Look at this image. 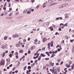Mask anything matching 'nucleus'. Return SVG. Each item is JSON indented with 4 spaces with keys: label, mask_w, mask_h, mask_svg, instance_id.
<instances>
[{
    "label": "nucleus",
    "mask_w": 74,
    "mask_h": 74,
    "mask_svg": "<svg viewBox=\"0 0 74 74\" xmlns=\"http://www.w3.org/2000/svg\"><path fill=\"white\" fill-rule=\"evenodd\" d=\"M35 64V63H33L31 65V67H33V66H34Z\"/></svg>",
    "instance_id": "5701e85b"
},
{
    "label": "nucleus",
    "mask_w": 74,
    "mask_h": 74,
    "mask_svg": "<svg viewBox=\"0 0 74 74\" xmlns=\"http://www.w3.org/2000/svg\"><path fill=\"white\" fill-rule=\"evenodd\" d=\"M59 31H62V29H61V28H59Z\"/></svg>",
    "instance_id": "c03bdc74"
},
{
    "label": "nucleus",
    "mask_w": 74,
    "mask_h": 74,
    "mask_svg": "<svg viewBox=\"0 0 74 74\" xmlns=\"http://www.w3.org/2000/svg\"><path fill=\"white\" fill-rule=\"evenodd\" d=\"M41 56H39V58L38 59V61H40V60H41Z\"/></svg>",
    "instance_id": "f8f14e48"
},
{
    "label": "nucleus",
    "mask_w": 74,
    "mask_h": 74,
    "mask_svg": "<svg viewBox=\"0 0 74 74\" xmlns=\"http://www.w3.org/2000/svg\"><path fill=\"white\" fill-rule=\"evenodd\" d=\"M1 47L2 48H3V49H4V48H5V46H4V45H1Z\"/></svg>",
    "instance_id": "ddd939ff"
},
{
    "label": "nucleus",
    "mask_w": 74,
    "mask_h": 74,
    "mask_svg": "<svg viewBox=\"0 0 74 74\" xmlns=\"http://www.w3.org/2000/svg\"><path fill=\"white\" fill-rule=\"evenodd\" d=\"M51 47H53V41H52L51 42Z\"/></svg>",
    "instance_id": "39448f33"
},
{
    "label": "nucleus",
    "mask_w": 74,
    "mask_h": 74,
    "mask_svg": "<svg viewBox=\"0 0 74 74\" xmlns=\"http://www.w3.org/2000/svg\"><path fill=\"white\" fill-rule=\"evenodd\" d=\"M54 74H58V73L57 72V71H55L54 72Z\"/></svg>",
    "instance_id": "72a5a7b5"
},
{
    "label": "nucleus",
    "mask_w": 74,
    "mask_h": 74,
    "mask_svg": "<svg viewBox=\"0 0 74 74\" xmlns=\"http://www.w3.org/2000/svg\"><path fill=\"white\" fill-rule=\"evenodd\" d=\"M16 59H18V55H16Z\"/></svg>",
    "instance_id": "de8ad7c7"
},
{
    "label": "nucleus",
    "mask_w": 74,
    "mask_h": 74,
    "mask_svg": "<svg viewBox=\"0 0 74 74\" xmlns=\"http://www.w3.org/2000/svg\"><path fill=\"white\" fill-rule=\"evenodd\" d=\"M26 67H27V66H25L24 68V70H26Z\"/></svg>",
    "instance_id": "473e14b6"
},
{
    "label": "nucleus",
    "mask_w": 74,
    "mask_h": 74,
    "mask_svg": "<svg viewBox=\"0 0 74 74\" xmlns=\"http://www.w3.org/2000/svg\"><path fill=\"white\" fill-rule=\"evenodd\" d=\"M37 41H38V40H37V39H36L34 40V42H37Z\"/></svg>",
    "instance_id": "e433bc0d"
},
{
    "label": "nucleus",
    "mask_w": 74,
    "mask_h": 74,
    "mask_svg": "<svg viewBox=\"0 0 74 74\" xmlns=\"http://www.w3.org/2000/svg\"><path fill=\"white\" fill-rule=\"evenodd\" d=\"M58 34V32H56V34H55V35H57Z\"/></svg>",
    "instance_id": "603ef678"
},
{
    "label": "nucleus",
    "mask_w": 74,
    "mask_h": 74,
    "mask_svg": "<svg viewBox=\"0 0 74 74\" xmlns=\"http://www.w3.org/2000/svg\"><path fill=\"white\" fill-rule=\"evenodd\" d=\"M3 9L4 10H6V8L5 7H3Z\"/></svg>",
    "instance_id": "a18cd8bd"
},
{
    "label": "nucleus",
    "mask_w": 74,
    "mask_h": 74,
    "mask_svg": "<svg viewBox=\"0 0 74 74\" xmlns=\"http://www.w3.org/2000/svg\"><path fill=\"white\" fill-rule=\"evenodd\" d=\"M33 58L34 59H37V58H36V57L35 56Z\"/></svg>",
    "instance_id": "e2e57ef3"
},
{
    "label": "nucleus",
    "mask_w": 74,
    "mask_h": 74,
    "mask_svg": "<svg viewBox=\"0 0 74 74\" xmlns=\"http://www.w3.org/2000/svg\"><path fill=\"white\" fill-rule=\"evenodd\" d=\"M42 6H43V8H45V7H46V6L45 5H42Z\"/></svg>",
    "instance_id": "bf43d9fd"
},
{
    "label": "nucleus",
    "mask_w": 74,
    "mask_h": 74,
    "mask_svg": "<svg viewBox=\"0 0 74 74\" xmlns=\"http://www.w3.org/2000/svg\"><path fill=\"white\" fill-rule=\"evenodd\" d=\"M3 64V62L2 61H1L0 63V65H2Z\"/></svg>",
    "instance_id": "6ab92c4d"
},
{
    "label": "nucleus",
    "mask_w": 74,
    "mask_h": 74,
    "mask_svg": "<svg viewBox=\"0 0 74 74\" xmlns=\"http://www.w3.org/2000/svg\"><path fill=\"white\" fill-rule=\"evenodd\" d=\"M46 69V66H44L43 67V69L45 70Z\"/></svg>",
    "instance_id": "49530a36"
},
{
    "label": "nucleus",
    "mask_w": 74,
    "mask_h": 74,
    "mask_svg": "<svg viewBox=\"0 0 74 74\" xmlns=\"http://www.w3.org/2000/svg\"><path fill=\"white\" fill-rule=\"evenodd\" d=\"M59 47V45H58L56 47L57 48H58V47Z\"/></svg>",
    "instance_id": "8fccbe9b"
},
{
    "label": "nucleus",
    "mask_w": 74,
    "mask_h": 74,
    "mask_svg": "<svg viewBox=\"0 0 74 74\" xmlns=\"http://www.w3.org/2000/svg\"><path fill=\"white\" fill-rule=\"evenodd\" d=\"M12 54L11 53H10L9 55V56L10 58H12Z\"/></svg>",
    "instance_id": "412c9836"
},
{
    "label": "nucleus",
    "mask_w": 74,
    "mask_h": 74,
    "mask_svg": "<svg viewBox=\"0 0 74 74\" xmlns=\"http://www.w3.org/2000/svg\"><path fill=\"white\" fill-rule=\"evenodd\" d=\"M38 22H42V20H40Z\"/></svg>",
    "instance_id": "6e6d98bb"
},
{
    "label": "nucleus",
    "mask_w": 74,
    "mask_h": 74,
    "mask_svg": "<svg viewBox=\"0 0 74 74\" xmlns=\"http://www.w3.org/2000/svg\"><path fill=\"white\" fill-rule=\"evenodd\" d=\"M20 46V44L17 43L16 44V47H19Z\"/></svg>",
    "instance_id": "4be33fe9"
},
{
    "label": "nucleus",
    "mask_w": 74,
    "mask_h": 74,
    "mask_svg": "<svg viewBox=\"0 0 74 74\" xmlns=\"http://www.w3.org/2000/svg\"><path fill=\"white\" fill-rule=\"evenodd\" d=\"M63 62L62 61V62H61L60 64H63Z\"/></svg>",
    "instance_id": "0e129e2a"
},
{
    "label": "nucleus",
    "mask_w": 74,
    "mask_h": 74,
    "mask_svg": "<svg viewBox=\"0 0 74 74\" xmlns=\"http://www.w3.org/2000/svg\"><path fill=\"white\" fill-rule=\"evenodd\" d=\"M16 68L15 67H14L13 69H12V70L13 71H14V70H15Z\"/></svg>",
    "instance_id": "79ce46f5"
},
{
    "label": "nucleus",
    "mask_w": 74,
    "mask_h": 74,
    "mask_svg": "<svg viewBox=\"0 0 74 74\" xmlns=\"http://www.w3.org/2000/svg\"><path fill=\"white\" fill-rule=\"evenodd\" d=\"M68 5V3H65L63 4L62 5H61V8H63V7H64Z\"/></svg>",
    "instance_id": "f257e3e1"
},
{
    "label": "nucleus",
    "mask_w": 74,
    "mask_h": 74,
    "mask_svg": "<svg viewBox=\"0 0 74 74\" xmlns=\"http://www.w3.org/2000/svg\"><path fill=\"white\" fill-rule=\"evenodd\" d=\"M5 52H4L3 54L2 57L4 58V56H5Z\"/></svg>",
    "instance_id": "dca6fc26"
},
{
    "label": "nucleus",
    "mask_w": 74,
    "mask_h": 74,
    "mask_svg": "<svg viewBox=\"0 0 74 74\" xmlns=\"http://www.w3.org/2000/svg\"><path fill=\"white\" fill-rule=\"evenodd\" d=\"M27 69H31V66H29L28 67Z\"/></svg>",
    "instance_id": "7c9ffc66"
},
{
    "label": "nucleus",
    "mask_w": 74,
    "mask_h": 74,
    "mask_svg": "<svg viewBox=\"0 0 74 74\" xmlns=\"http://www.w3.org/2000/svg\"><path fill=\"white\" fill-rule=\"evenodd\" d=\"M7 36H5V37H4V40H7Z\"/></svg>",
    "instance_id": "a211bd4d"
},
{
    "label": "nucleus",
    "mask_w": 74,
    "mask_h": 74,
    "mask_svg": "<svg viewBox=\"0 0 74 74\" xmlns=\"http://www.w3.org/2000/svg\"><path fill=\"white\" fill-rule=\"evenodd\" d=\"M58 50L59 52H60V49H58Z\"/></svg>",
    "instance_id": "864d4df0"
},
{
    "label": "nucleus",
    "mask_w": 74,
    "mask_h": 74,
    "mask_svg": "<svg viewBox=\"0 0 74 74\" xmlns=\"http://www.w3.org/2000/svg\"><path fill=\"white\" fill-rule=\"evenodd\" d=\"M67 68H65L64 69V71H66V70H67Z\"/></svg>",
    "instance_id": "69168bd1"
},
{
    "label": "nucleus",
    "mask_w": 74,
    "mask_h": 74,
    "mask_svg": "<svg viewBox=\"0 0 74 74\" xmlns=\"http://www.w3.org/2000/svg\"><path fill=\"white\" fill-rule=\"evenodd\" d=\"M18 71L16 70L15 71V73H18Z\"/></svg>",
    "instance_id": "680f3d73"
},
{
    "label": "nucleus",
    "mask_w": 74,
    "mask_h": 74,
    "mask_svg": "<svg viewBox=\"0 0 74 74\" xmlns=\"http://www.w3.org/2000/svg\"><path fill=\"white\" fill-rule=\"evenodd\" d=\"M30 13H31V12L30 11H29V12H28L27 13V14H30Z\"/></svg>",
    "instance_id": "f704fd0d"
},
{
    "label": "nucleus",
    "mask_w": 74,
    "mask_h": 74,
    "mask_svg": "<svg viewBox=\"0 0 74 74\" xmlns=\"http://www.w3.org/2000/svg\"><path fill=\"white\" fill-rule=\"evenodd\" d=\"M55 56V55L54 54H53L51 56V58H53L54 56Z\"/></svg>",
    "instance_id": "4468645a"
},
{
    "label": "nucleus",
    "mask_w": 74,
    "mask_h": 74,
    "mask_svg": "<svg viewBox=\"0 0 74 74\" xmlns=\"http://www.w3.org/2000/svg\"><path fill=\"white\" fill-rule=\"evenodd\" d=\"M47 40V39L46 38H44L43 39V42H46Z\"/></svg>",
    "instance_id": "20e7f679"
},
{
    "label": "nucleus",
    "mask_w": 74,
    "mask_h": 74,
    "mask_svg": "<svg viewBox=\"0 0 74 74\" xmlns=\"http://www.w3.org/2000/svg\"><path fill=\"white\" fill-rule=\"evenodd\" d=\"M49 53H50L51 54H52V51H49Z\"/></svg>",
    "instance_id": "09e8293b"
},
{
    "label": "nucleus",
    "mask_w": 74,
    "mask_h": 74,
    "mask_svg": "<svg viewBox=\"0 0 74 74\" xmlns=\"http://www.w3.org/2000/svg\"><path fill=\"white\" fill-rule=\"evenodd\" d=\"M29 72V73H30L31 72V69H29L28 71H27L26 73L27 74Z\"/></svg>",
    "instance_id": "9b49d317"
},
{
    "label": "nucleus",
    "mask_w": 74,
    "mask_h": 74,
    "mask_svg": "<svg viewBox=\"0 0 74 74\" xmlns=\"http://www.w3.org/2000/svg\"><path fill=\"white\" fill-rule=\"evenodd\" d=\"M23 51L21 50H20L19 51V53H23Z\"/></svg>",
    "instance_id": "bb28decb"
},
{
    "label": "nucleus",
    "mask_w": 74,
    "mask_h": 74,
    "mask_svg": "<svg viewBox=\"0 0 74 74\" xmlns=\"http://www.w3.org/2000/svg\"><path fill=\"white\" fill-rule=\"evenodd\" d=\"M9 16H12V13H10L9 15Z\"/></svg>",
    "instance_id": "338daca9"
},
{
    "label": "nucleus",
    "mask_w": 74,
    "mask_h": 74,
    "mask_svg": "<svg viewBox=\"0 0 74 74\" xmlns=\"http://www.w3.org/2000/svg\"><path fill=\"white\" fill-rule=\"evenodd\" d=\"M45 26H46L48 27V25H48V24H47V23H45Z\"/></svg>",
    "instance_id": "f3484780"
},
{
    "label": "nucleus",
    "mask_w": 74,
    "mask_h": 74,
    "mask_svg": "<svg viewBox=\"0 0 74 74\" xmlns=\"http://www.w3.org/2000/svg\"><path fill=\"white\" fill-rule=\"evenodd\" d=\"M30 53H31V51H30V50L28 51V54H30Z\"/></svg>",
    "instance_id": "c756f323"
},
{
    "label": "nucleus",
    "mask_w": 74,
    "mask_h": 74,
    "mask_svg": "<svg viewBox=\"0 0 74 74\" xmlns=\"http://www.w3.org/2000/svg\"><path fill=\"white\" fill-rule=\"evenodd\" d=\"M6 60L7 62H10V59L8 58L6 59Z\"/></svg>",
    "instance_id": "0eeeda50"
},
{
    "label": "nucleus",
    "mask_w": 74,
    "mask_h": 74,
    "mask_svg": "<svg viewBox=\"0 0 74 74\" xmlns=\"http://www.w3.org/2000/svg\"><path fill=\"white\" fill-rule=\"evenodd\" d=\"M71 67L72 69H74V66H73V65H72V66H71Z\"/></svg>",
    "instance_id": "c85d7f7f"
},
{
    "label": "nucleus",
    "mask_w": 74,
    "mask_h": 74,
    "mask_svg": "<svg viewBox=\"0 0 74 74\" xmlns=\"http://www.w3.org/2000/svg\"><path fill=\"white\" fill-rule=\"evenodd\" d=\"M26 39H24L23 40V42H26Z\"/></svg>",
    "instance_id": "4c0bfd02"
},
{
    "label": "nucleus",
    "mask_w": 74,
    "mask_h": 74,
    "mask_svg": "<svg viewBox=\"0 0 74 74\" xmlns=\"http://www.w3.org/2000/svg\"><path fill=\"white\" fill-rule=\"evenodd\" d=\"M56 65L57 66H58V65H59V63H56Z\"/></svg>",
    "instance_id": "4d7b16f0"
},
{
    "label": "nucleus",
    "mask_w": 74,
    "mask_h": 74,
    "mask_svg": "<svg viewBox=\"0 0 74 74\" xmlns=\"http://www.w3.org/2000/svg\"><path fill=\"white\" fill-rule=\"evenodd\" d=\"M70 67V64H69V65H68V67H67V68H69V67Z\"/></svg>",
    "instance_id": "3c124183"
},
{
    "label": "nucleus",
    "mask_w": 74,
    "mask_h": 74,
    "mask_svg": "<svg viewBox=\"0 0 74 74\" xmlns=\"http://www.w3.org/2000/svg\"><path fill=\"white\" fill-rule=\"evenodd\" d=\"M40 56H41H41H42V57H45V55H44V54H43V53H41V54H40Z\"/></svg>",
    "instance_id": "423d86ee"
},
{
    "label": "nucleus",
    "mask_w": 74,
    "mask_h": 74,
    "mask_svg": "<svg viewBox=\"0 0 74 74\" xmlns=\"http://www.w3.org/2000/svg\"><path fill=\"white\" fill-rule=\"evenodd\" d=\"M37 62H38V61L37 60H36L34 61V62L36 63H37Z\"/></svg>",
    "instance_id": "c9c22d12"
},
{
    "label": "nucleus",
    "mask_w": 74,
    "mask_h": 74,
    "mask_svg": "<svg viewBox=\"0 0 74 74\" xmlns=\"http://www.w3.org/2000/svg\"><path fill=\"white\" fill-rule=\"evenodd\" d=\"M49 29H51V31H53V27H52V26L50 27Z\"/></svg>",
    "instance_id": "1a4fd4ad"
},
{
    "label": "nucleus",
    "mask_w": 74,
    "mask_h": 74,
    "mask_svg": "<svg viewBox=\"0 0 74 74\" xmlns=\"http://www.w3.org/2000/svg\"><path fill=\"white\" fill-rule=\"evenodd\" d=\"M65 37H66V39H67V40H68V39H69V37H68V36H67L66 35L65 36Z\"/></svg>",
    "instance_id": "a878e982"
},
{
    "label": "nucleus",
    "mask_w": 74,
    "mask_h": 74,
    "mask_svg": "<svg viewBox=\"0 0 74 74\" xmlns=\"http://www.w3.org/2000/svg\"><path fill=\"white\" fill-rule=\"evenodd\" d=\"M58 4V3H53L51 5H50V6H52V5H55V4Z\"/></svg>",
    "instance_id": "6e6552de"
},
{
    "label": "nucleus",
    "mask_w": 74,
    "mask_h": 74,
    "mask_svg": "<svg viewBox=\"0 0 74 74\" xmlns=\"http://www.w3.org/2000/svg\"><path fill=\"white\" fill-rule=\"evenodd\" d=\"M41 51V49H39L37 51V53H38V51Z\"/></svg>",
    "instance_id": "a19ab883"
},
{
    "label": "nucleus",
    "mask_w": 74,
    "mask_h": 74,
    "mask_svg": "<svg viewBox=\"0 0 74 74\" xmlns=\"http://www.w3.org/2000/svg\"><path fill=\"white\" fill-rule=\"evenodd\" d=\"M69 63L70 64H72V61H70L69 62Z\"/></svg>",
    "instance_id": "2f4dec72"
},
{
    "label": "nucleus",
    "mask_w": 74,
    "mask_h": 74,
    "mask_svg": "<svg viewBox=\"0 0 74 74\" xmlns=\"http://www.w3.org/2000/svg\"><path fill=\"white\" fill-rule=\"evenodd\" d=\"M52 2V1L51 0H49V3H51Z\"/></svg>",
    "instance_id": "cd10ccee"
},
{
    "label": "nucleus",
    "mask_w": 74,
    "mask_h": 74,
    "mask_svg": "<svg viewBox=\"0 0 74 74\" xmlns=\"http://www.w3.org/2000/svg\"><path fill=\"white\" fill-rule=\"evenodd\" d=\"M37 53H37V51L36 52V53H35L34 54V56H36V55H37Z\"/></svg>",
    "instance_id": "58836bf2"
},
{
    "label": "nucleus",
    "mask_w": 74,
    "mask_h": 74,
    "mask_svg": "<svg viewBox=\"0 0 74 74\" xmlns=\"http://www.w3.org/2000/svg\"><path fill=\"white\" fill-rule=\"evenodd\" d=\"M13 38H16V37H19V35H14L13 36Z\"/></svg>",
    "instance_id": "7ed1b4c3"
},
{
    "label": "nucleus",
    "mask_w": 74,
    "mask_h": 74,
    "mask_svg": "<svg viewBox=\"0 0 74 74\" xmlns=\"http://www.w3.org/2000/svg\"><path fill=\"white\" fill-rule=\"evenodd\" d=\"M45 60H49V58H46L45 59Z\"/></svg>",
    "instance_id": "b1692460"
},
{
    "label": "nucleus",
    "mask_w": 74,
    "mask_h": 74,
    "mask_svg": "<svg viewBox=\"0 0 74 74\" xmlns=\"http://www.w3.org/2000/svg\"><path fill=\"white\" fill-rule=\"evenodd\" d=\"M31 11H32V12H33V11H34V9L31 10Z\"/></svg>",
    "instance_id": "774afa93"
},
{
    "label": "nucleus",
    "mask_w": 74,
    "mask_h": 74,
    "mask_svg": "<svg viewBox=\"0 0 74 74\" xmlns=\"http://www.w3.org/2000/svg\"><path fill=\"white\" fill-rule=\"evenodd\" d=\"M66 66L67 67L68 66V64H66Z\"/></svg>",
    "instance_id": "13d9d810"
},
{
    "label": "nucleus",
    "mask_w": 74,
    "mask_h": 74,
    "mask_svg": "<svg viewBox=\"0 0 74 74\" xmlns=\"http://www.w3.org/2000/svg\"><path fill=\"white\" fill-rule=\"evenodd\" d=\"M59 17H58L56 18V20H59Z\"/></svg>",
    "instance_id": "052dcab7"
},
{
    "label": "nucleus",
    "mask_w": 74,
    "mask_h": 74,
    "mask_svg": "<svg viewBox=\"0 0 74 74\" xmlns=\"http://www.w3.org/2000/svg\"><path fill=\"white\" fill-rule=\"evenodd\" d=\"M70 42H73V40H70Z\"/></svg>",
    "instance_id": "5fc2aeb1"
},
{
    "label": "nucleus",
    "mask_w": 74,
    "mask_h": 74,
    "mask_svg": "<svg viewBox=\"0 0 74 74\" xmlns=\"http://www.w3.org/2000/svg\"><path fill=\"white\" fill-rule=\"evenodd\" d=\"M45 50V47H43L42 48V51H44V50Z\"/></svg>",
    "instance_id": "393cba45"
},
{
    "label": "nucleus",
    "mask_w": 74,
    "mask_h": 74,
    "mask_svg": "<svg viewBox=\"0 0 74 74\" xmlns=\"http://www.w3.org/2000/svg\"><path fill=\"white\" fill-rule=\"evenodd\" d=\"M40 7V6L39 5H38L36 7V8H38Z\"/></svg>",
    "instance_id": "37998d69"
},
{
    "label": "nucleus",
    "mask_w": 74,
    "mask_h": 74,
    "mask_svg": "<svg viewBox=\"0 0 74 74\" xmlns=\"http://www.w3.org/2000/svg\"><path fill=\"white\" fill-rule=\"evenodd\" d=\"M55 70L54 69H52V70L51 71L52 72V73L53 74L54 73V72H55Z\"/></svg>",
    "instance_id": "2eb2a0df"
},
{
    "label": "nucleus",
    "mask_w": 74,
    "mask_h": 74,
    "mask_svg": "<svg viewBox=\"0 0 74 74\" xmlns=\"http://www.w3.org/2000/svg\"><path fill=\"white\" fill-rule=\"evenodd\" d=\"M15 55H18V52H16L15 53Z\"/></svg>",
    "instance_id": "ea45409f"
},
{
    "label": "nucleus",
    "mask_w": 74,
    "mask_h": 74,
    "mask_svg": "<svg viewBox=\"0 0 74 74\" xmlns=\"http://www.w3.org/2000/svg\"><path fill=\"white\" fill-rule=\"evenodd\" d=\"M51 43L49 42L47 45L48 46V48L49 50H50V49H51V48L50 47H51V46L50 45H51Z\"/></svg>",
    "instance_id": "f03ea898"
},
{
    "label": "nucleus",
    "mask_w": 74,
    "mask_h": 74,
    "mask_svg": "<svg viewBox=\"0 0 74 74\" xmlns=\"http://www.w3.org/2000/svg\"><path fill=\"white\" fill-rule=\"evenodd\" d=\"M65 18H69V16L67 15V14H66V16H65Z\"/></svg>",
    "instance_id": "aec40b11"
},
{
    "label": "nucleus",
    "mask_w": 74,
    "mask_h": 74,
    "mask_svg": "<svg viewBox=\"0 0 74 74\" xmlns=\"http://www.w3.org/2000/svg\"><path fill=\"white\" fill-rule=\"evenodd\" d=\"M46 54L48 56H50V54H49V53L48 52H46Z\"/></svg>",
    "instance_id": "9d476101"
}]
</instances>
